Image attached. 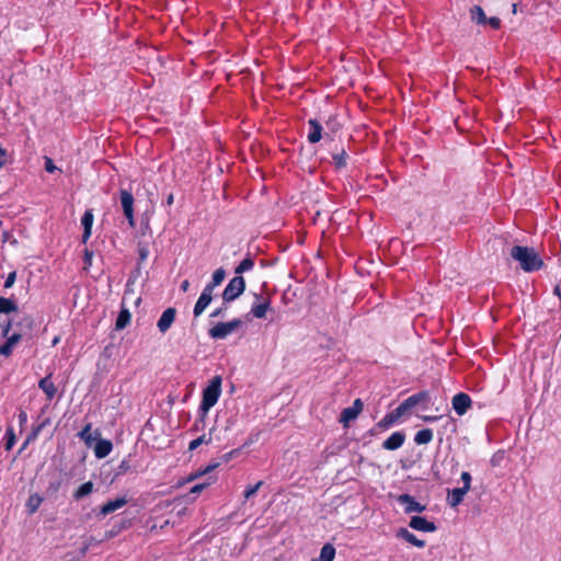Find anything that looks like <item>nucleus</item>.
Masks as SVG:
<instances>
[{
    "instance_id": "1",
    "label": "nucleus",
    "mask_w": 561,
    "mask_h": 561,
    "mask_svg": "<svg viewBox=\"0 0 561 561\" xmlns=\"http://www.w3.org/2000/svg\"><path fill=\"white\" fill-rule=\"evenodd\" d=\"M510 255L519 263L520 268L525 272L538 271L543 265V261L534 248L514 245Z\"/></svg>"
},
{
    "instance_id": "2",
    "label": "nucleus",
    "mask_w": 561,
    "mask_h": 561,
    "mask_svg": "<svg viewBox=\"0 0 561 561\" xmlns=\"http://www.w3.org/2000/svg\"><path fill=\"white\" fill-rule=\"evenodd\" d=\"M220 391L221 378L219 376H216L210 380L209 385L203 391V399L199 407L201 422H204L209 409L217 403L220 396Z\"/></svg>"
},
{
    "instance_id": "3",
    "label": "nucleus",
    "mask_w": 561,
    "mask_h": 561,
    "mask_svg": "<svg viewBox=\"0 0 561 561\" xmlns=\"http://www.w3.org/2000/svg\"><path fill=\"white\" fill-rule=\"evenodd\" d=\"M461 480L463 482V486L462 488L453 489L448 493V503H449V505L451 507L458 506L462 502L463 496L470 490V484H471V476H470V473L467 472V471H463L461 473Z\"/></svg>"
},
{
    "instance_id": "4",
    "label": "nucleus",
    "mask_w": 561,
    "mask_h": 561,
    "mask_svg": "<svg viewBox=\"0 0 561 561\" xmlns=\"http://www.w3.org/2000/svg\"><path fill=\"white\" fill-rule=\"evenodd\" d=\"M242 322L239 319H233L229 322H219L209 330V335L213 339L221 340L233 333L241 327Z\"/></svg>"
},
{
    "instance_id": "5",
    "label": "nucleus",
    "mask_w": 561,
    "mask_h": 561,
    "mask_svg": "<svg viewBox=\"0 0 561 561\" xmlns=\"http://www.w3.org/2000/svg\"><path fill=\"white\" fill-rule=\"evenodd\" d=\"M245 289V282L242 276L233 277L222 293L225 302H231L237 299Z\"/></svg>"
},
{
    "instance_id": "6",
    "label": "nucleus",
    "mask_w": 561,
    "mask_h": 561,
    "mask_svg": "<svg viewBox=\"0 0 561 561\" xmlns=\"http://www.w3.org/2000/svg\"><path fill=\"white\" fill-rule=\"evenodd\" d=\"M119 197L124 215L127 218L129 226L135 227L133 194L129 191L121 190Z\"/></svg>"
},
{
    "instance_id": "7",
    "label": "nucleus",
    "mask_w": 561,
    "mask_h": 561,
    "mask_svg": "<svg viewBox=\"0 0 561 561\" xmlns=\"http://www.w3.org/2000/svg\"><path fill=\"white\" fill-rule=\"evenodd\" d=\"M363 402L360 399H356L353 402L352 407L345 408L340 416V422L343 424L344 427L348 426V423L353 420H355L359 413L363 411Z\"/></svg>"
},
{
    "instance_id": "8",
    "label": "nucleus",
    "mask_w": 561,
    "mask_h": 561,
    "mask_svg": "<svg viewBox=\"0 0 561 561\" xmlns=\"http://www.w3.org/2000/svg\"><path fill=\"white\" fill-rule=\"evenodd\" d=\"M213 291L214 290H211V286H205L194 307L195 317H199L204 312V310L209 306L213 299Z\"/></svg>"
},
{
    "instance_id": "9",
    "label": "nucleus",
    "mask_w": 561,
    "mask_h": 561,
    "mask_svg": "<svg viewBox=\"0 0 561 561\" xmlns=\"http://www.w3.org/2000/svg\"><path fill=\"white\" fill-rule=\"evenodd\" d=\"M398 502L402 505H404V512L407 514H410V513H421L423 511H425V506L422 505L421 503L416 502L414 500V497H412L411 495L409 494H401L398 496Z\"/></svg>"
},
{
    "instance_id": "10",
    "label": "nucleus",
    "mask_w": 561,
    "mask_h": 561,
    "mask_svg": "<svg viewBox=\"0 0 561 561\" xmlns=\"http://www.w3.org/2000/svg\"><path fill=\"white\" fill-rule=\"evenodd\" d=\"M176 310L175 308H168L163 311L160 319L157 322V327L161 333H165L175 320Z\"/></svg>"
},
{
    "instance_id": "11",
    "label": "nucleus",
    "mask_w": 561,
    "mask_h": 561,
    "mask_svg": "<svg viewBox=\"0 0 561 561\" xmlns=\"http://www.w3.org/2000/svg\"><path fill=\"white\" fill-rule=\"evenodd\" d=\"M471 407V399L467 393L460 392L453 398V408L458 415H463Z\"/></svg>"
},
{
    "instance_id": "12",
    "label": "nucleus",
    "mask_w": 561,
    "mask_h": 561,
    "mask_svg": "<svg viewBox=\"0 0 561 561\" xmlns=\"http://www.w3.org/2000/svg\"><path fill=\"white\" fill-rule=\"evenodd\" d=\"M409 526L415 530L425 533H434L436 530V525L433 522H430L421 516H413L409 523Z\"/></svg>"
},
{
    "instance_id": "13",
    "label": "nucleus",
    "mask_w": 561,
    "mask_h": 561,
    "mask_svg": "<svg viewBox=\"0 0 561 561\" xmlns=\"http://www.w3.org/2000/svg\"><path fill=\"white\" fill-rule=\"evenodd\" d=\"M428 399L427 392H419L414 396L409 397L407 400H404L399 407L398 412L399 414H404L409 409L415 407L422 401H425Z\"/></svg>"
},
{
    "instance_id": "14",
    "label": "nucleus",
    "mask_w": 561,
    "mask_h": 561,
    "mask_svg": "<svg viewBox=\"0 0 561 561\" xmlns=\"http://www.w3.org/2000/svg\"><path fill=\"white\" fill-rule=\"evenodd\" d=\"M12 322V329L14 328L15 331L21 332L25 335L30 334L34 327V320L32 317L27 314H23L19 317L18 321H11Z\"/></svg>"
},
{
    "instance_id": "15",
    "label": "nucleus",
    "mask_w": 561,
    "mask_h": 561,
    "mask_svg": "<svg viewBox=\"0 0 561 561\" xmlns=\"http://www.w3.org/2000/svg\"><path fill=\"white\" fill-rule=\"evenodd\" d=\"M268 308H270V299H267L263 296H256V301L252 305L251 312L255 318L262 319L265 317Z\"/></svg>"
},
{
    "instance_id": "16",
    "label": "nucleus",
    "mask_w": 561,
    "mask_h": 561,
    "mask_svg": "<svg viewBox=\"0 0 561 561\" xmlns=\"http://www.w3.org/2000/svg\"><path fill=\"white\" fill-rule=\"evenodd\" d=\"M405 440V435L401 432L391 434L383 443L382 447L387 450H396L400 448Z\"/></svg>"
},
{
    "instance_id": "17",
    "label": "nucleus",
    "mask_w": 561,
    "mask_h": 561,
    "mask_svg": "<svg viewBox=\"0 0 561 561\" xmlns=\"http://www.w3.org/2000/svg\"><path fill=\"white\" fill-rule=\"evenodd\" d=\"M126 504H127V500L125 497H117L113 501H108L100 508V515L106 516V515L122 508Z\"/></svg>"
},
{
    "instance_id": "18",
    "label": "nucleus",
    "mask_w": 561,
    "mask_h": 561,
    "mask_svg": "<svg viewBox=\"0 0 561 561\" xmlns=\"http://www.w3.org/2000/svg\"><path fill=\"white\" fill-rule=\"evenodd\" d=\"M309 133H308V140L311 144H316L320 141L322 138V126L317 119H309Z\"/></svg>"
},
{
    "instance_id": "19",
    "label": "nucleus",
    "mask_w": 561,
    "mask_h": 561,
    "mask_svg": "<svg viewBox=\"0 0 561 561\" xmlns=\"http://www.w3.org/2000/svg\"><path fill=\"white\" fill-rule=\"evenodd\" d=\"M12 330V322L9 321L5 327L3 328V331H2V335L7 337V342L12 346V347H15V345L21 341V339L23 336H25V334L21 333V332H18V331H13L12 334H9L10 331Z\"/></svg>"
},
{
    "instance_id": "20",
    "label": "nucleus",
    "mask_w": 561,
    "mask_h": 561,
    "mask_svg": "<svg viewBox=\"0 0 561 561\" xmlns=\"http://www.w3.org/2000/svg\"><path fill=\"white\" fill-rule=\"evenodd\" d=\"M113 445L107 439H99L94 446L95 457L99 459L105 458L112 451Z\"/></svg>"
},
{
    "instance_id": "21",
    "label": "nucleus",
    "mask_w": 561,
    "mask_h": 561,
    "mask_svg": "<svg viewBox=\"0 0 561 561\" xmlns=\"http://www.w3.org/2000/svg\"><path fill=\"white\" fill-rule=\"evenodd\" d=\"M93 213L91 209H88L85 210V213L83 214L82 216V219H81V224L83 226V236H82V241L83 242H87L88 239L90 238L91 236V228H92V225H93Z\"/></svg>"
},
{
    "instance_id": "22",
    "label": "nucleus",
    "mask_w": 561,
    "mask_h": 561,
    "mask_svg": "<svg viewBox=\"0 0 561 561\" xmlns=\"http://www.w3.org/2000/svg\"><path fill=\"white\" fill-rule=\"evenodd\" d=\"M397 537L404 539L409 543L417 547L423 548L425 546V541L417 539L412 533H410L407 528H399L397 530Z\"/></svg>"
},
{
    "instance_id": "23",
    "label": "nucleus",
    "mask_w": 561,
    "mask_h": 561,
    "mask_svg": "<svg viewBox=\"0 0 561 561\" xmlns=\"http://www.w3.org/2000/svg\"><path fill=\"white\" fill-rule=\"evenodd\" d=\"M38 386L45 392L48 400H51L55 397L57 389L51 381L50 376H46L41 379Z\"/></svg>"
},
{
    "instance_id": "24",
    "label": "nucleus",
    "mask_w": 561,
    "mask_h": 561,
    "mask_svg": "<svg viewBox=\"0 0 561 561\" xmlns=\"http://www.w3.org/2000/svg\"><path fill=\"white\" fill-rule=\"evenodd\" d=\"M42 502H43V497L39 494H37V493L31 494L25 504L27 513L31 515L34 514L41 506Z\"/></svg>"
},
{
    "instance_id": "25",
    "label": "nucleus",
    "mask_w": 561,
    "mask_h": 561,
    "mask_svg": "<svg viewBox=\"0 0 561 561\" xmlns=\"http://www.w3.org/2000/svg\"><path fill=\"white\" fill-rule=\"evenodd\" d=\"M335 557V548L331 543H325L320 551L318 561H333Z\"/></svg>"
},
{
    "instance_id": "26",
    "label": "nucleus",
    "mask_w": 561,
    "mask_h": 561,
    "mask_svg": "<svg viewBox=\"0 0 561 561\" xmlns=\"http://www.w3.org/2000/svg\"><path fill=\"white\" fill-rule=\"evenodd\" d=\"M213 431H214V428H211L208 434H203L199 437L193 439L190 443V445H188V449L190 450H195L196 448H198L203 444H206V445L210 444L211 440H213V437H211V432Z\"/></svg>"
},
{
    "instance_id": "27",
    "label": "nucleus",
    "mask_w": 561,
    "mask_h": 561,
    "mask_svg": "<svg viewBox=\"0 0 561 561\" xmlns=\"http://www.w3.org/2000/svg\"><path fill=\"white\" fill-rule=\"evenodd\" d=\"M433 439V432L430 428L419 431L414 436L417 445L428 444Z\"/></svg>"
},
{
    "instance_id": "28",
    "label": "nucleus",
    "mask_w": 561,
    "mask_h": 561,
    "mask_svg": "<svg viewBox=\"0 0 561 561\" xmlns=\"http://www.w3.org/2000/svg\"><path fill=\"white\" fill-rule=\"evenodd\" d=\"M130 322V312L128 309H122L116 319L115 328L116 330H122L128 325Z\"/></svg>"
},
{
    "instance_id": "29",
    "label": "nucleus",
    "mask_w": 561,
    "mask_h": 561,
    "mask_svg": "<svg viewBox=\"0 0 561 561\" xmlns=\"http://www.w3.org/2000/svg\"><path fill=\"white\" fill-rule=\"evenodd\" d=\"M471 20L478 24H486V16L481 7L474 5L470 10Z\"/></svg>"
},
{
    "instance_id": "30",
    "label": "nucleus",
    "mask_w": 561,
    "mask_h": 561,
    "mask_svg": "<svg viewBox=\"0 0 561 561\" xmlns=\"http://www.w3.org/2000/svg\"><path fill=\"white\" fill-rule=\"evenodd\" d=\"M92 425L88 423L82 431L78 434V436L88 445L91 446V444L96 439L95 436L92 435Z\"/></svg>"
},
{
    "instance_id": "31",
    "label": "nucleus",
    "mask_w": 561,
    "mask_h": 561,
    "mask_svg": "<svg viewBox=\"0 0 561 561\" xmlns=\"http://www.w3.org/2000/svg\"><path fill=\"white\" fill-rule=\"evenodd\" d=\"M18 306L14 301L9 298L1 297L0 298V312L1 313H10L16 311Z\"/></svg>"
},
{
    "instance_id": "32",
    "label": "nucleus",
    "mask_w": 561,
    "mask_h": 561,
    "mask_svg": "<svg viewBox=\"0 0 561 561\" xmlns=\"http://www.w3.org/2000/svg\"><path fill=\"white\" fill-rule=\"evenodd\" d=\"M93 491V483L91 481L83 483L80 488L75 492L73 497L76 500H80L87 495H89Z\"/></svg>"
},
{
    "instance_id": "33",
    "label": "nucleus",
    "mask_w": 561,
    "mask_h": 561,
    "mask_svg": "<svg viewBox=\"0 0 561 561\" xmlns=\"http://www.w3.org/2000/svg\"><path fill=\"white\" fill-rule=\"evenodd\" d=\"M226 275V272L224 268H218L213 274L211 283L207 284L206 286H211V290H214L218 285L221 284Z\"/></svg>"
},
{
    "instance_id": "34",
    "label": "nucleus",
    "mask_w": 561,
    "mask_h": 561,
    "mask_svg": "<svg viewBox=\"0 0 561 561\" xmlns=\"http://www.w3.org/2000/svg\"><path fill=\"white\" fill-rule=\"evenodd\" d=\"M254 266V261L248 256L236 268V274H242L250 271Z\"/></svg>"
},
{
    "instance_id": "35",
    "label": "nucleus",
    "mask_w": 561,
    "mask_h": 561,
    "mask_svg": "<svg viewBox=\"0 0 561 561\" xmlns=\"http://www.w3.org/2000/svg\"><path fill=\"white\" fill-rule=\"evenodd\" d=\"M403 414H399L398 408L390 414H387L382 421L379 423L380 426H388L392 423H394L399 417H401Z\"/></svg>"
},
{
    "instance_id": "36",
    "label": "nucleus",
    "mask_w": 561,
    "mask_h": 561,
    "mask_svg": "<svg viewBox=\"0 0 561 561\" xmlns=\"http://www.w3.org/2000/svg\"><path fill=\"white\" fill-rule=\"evenodd\" d=\"M334 163L337 168L345 167L346 164V152L344 149L341 150V152L335 153L333 156Z\"/></svg>"
},
{
    "instance_id": "37",
    "label": "nucleus",
    "mask_w": 561,
    "mask_h": 561,
    "mask_svg": "<svg viewBox=\"0 0 561 561\" xmlns=\"http://www.w3.org/2000/svg\"><path fill=\"white\" fill-rule=\"evenodd\" d=\"M15 444V435L13 433L12 428H9L5 434V444L4 448L5 450H10Z\"/></svg>"
},
{
    "instance_id": "38",
    "label": "nucleus",
    "mask_w": 561,
    "mask_h": 561,
    "mask_svg": "<svg viewBox=\"0 0 561 561\" xmlns=\"http://www.w3.org/2000/svg\"><path fill=\"white\" fill-rule=\"evenodd\" d=\"M262 484H263V482L259 481L255 485L248 486L243 494L244 499L249 500L250 497H252L259 491V489L262 486Z\"/></svg>"
},
{
    "instance_id": "39",
    "label": "nucleus",
    "mask_w": 561,
    "mask_h": 561,
    "mask_svg": "<svg viewBox=\"0 0 561 561\" xmlns=\"http://www.w3.org/2000/svg\"><path fill=\"white\" fill-rule=\"evenodd\" d=\"M217 467H218V463L209 465L203 471H196L194 474H191L188 480L192 481V480H194V479H196V478H198V477H201V476H203V474H205L207 472H210L211 470H214Z\"/></svg>"
},
{
    "instance_id": "40",
    "label": "nucleus",
    "mask_w": 561,
    "mask_h": 561,
    "mask_svg": "<svg viewBox=\"0 0 561 561\" xmlns=\"http://www.w3.org/2000/svg\"><path fill=\"white\" fill-rule=\"evenodd\" d=\"M14 347H12L8 342L0 346V355L10 356Z\"/></svg>"
},
{
    "instance_id": "41",
    "label": "nucleus",
    "mask_w": 561,
    "mask_h": 561,
    "mask_svg": "<svg viewBox=\"0 0 561 561\" xmlns=\"http://www.w3.org/2000/svg\"><path fill=\"white\" fill-rule=\"evenodd\" d=\"M16 279V272H11L9 273L7 279H5V283H4V287L5 288H10L13 286L14 282Z\"/></svg>"
},
{
    "instance_id": "42",
    "label": "nucleus",
    "mask_w": 561,
    "mask_h": 561,
    "mask_svg": "<svg viewBox=\"0 0 561 561\" xmlns=\"http://www.w3.org/2000/svg\"><path fill=\"white\" fill-rule=\"evenodd\" d=\"M45 170L49 173H53L57 170L56 165L54 164L53 160L48 157H45Z\"/></svg>"
},
{
    "instance_id": "43",
    "label": "nucleus",
    "mask_w": 561,
    "mask_h": 561,
    "mask_svg": "<svg viewBox=\"0 0 561 561\" xmlns=\"http://www.w3.org/2000/svg\"><path fill=\"white\" fill-rule=\"evenodd\" d=\"M210 483L207 482V483H198L196 485H194L192 489H191V493L192 494H199L204 489H206Z\"/></svg>"
},
{
    "instance_id": "44",
    "label": "nucleus",
    "mask_w": 561,
    "mask_h": 561,
    "mask_svg": "<svg viewBox=\"0 0 561 561\" xmlns=\"http://www.w3.org/2000/svg\"><path fill=\"white\" fill-rule=\"evenodd\" d=\"M93 253L88 249L84 251V268L87 270L92 264Z\"/></svg>"
},
{
    "instance_id": "45",
    "label": "nucleus",
    "mask_w": 561,
    "mask_h": 561,
    "mask_svg": "<svg viewBox=\"0 0 561 561\" xmlns=\"http://www.w3.org/2000/svg\"><path fill=\"white\" fill-rule=\"evenodd\" d=\"M486 24L496 30L501 26V20L499 18H490L486 19Z\"/></svg>"
},
{
    "instance_id": "46",
    "label": "nucleus",
    "mask_w": 561,
    "mask_h": 561,
    "mask_svg": "<svg viewBox=\"0 0 561 561\" xmlns=\"http://www.w3.org/2000/svg\"><path fill=\"white\" fill-rule=\"evenodd\" d=\"M7 150L0 146V168H3L7 163Z\"/></svg>"
},
{
    "instance_id": "47",
    "label": "nucleus",
    "mask_w": 561,
    "mask_h": 561,
    "mask_svg": "<svg viewBox=\"0 0 561 561\" xmlns=\"http://www.w3.org/2000/svg\"><path fill=\"white\" fill-rule=\"evenodd\" d=\"M19 421H20V424L23 425L26 423L27 421V415L24 411L20 412L19 414Z\"/></svg>"
},
{
    "instance_id": "48",
    "label": "nucleus",
    "mask_w": 561,
    "mask_h": 561,
    "mask_svg": "<svg viewBox=\"0 0 561 561\" xmlns=\"http://www.w3.org/2000/svg\"><path fill=\"white\" fill-rule=\"evenodd\" d=\"M139 256H140V260H142V261L146 260L148 256V250L146 248H141L139 250Z\"/></svg>"
},
{
    "instance_id": "49",
    "label": "nucleus",
    "mask_w": 561,
    "mask_h": 561,
    "mask_svg": "<svg viewBox=\"0 0 561 561\" xmlns=\"http://www.w3.org/2000/svg\"><path fill=\"white\" fill-rule=\"evenodd\" d=\"M41 430H42V425H38V426L34 430L33 434L28 437L27 442H30L31 439L36 438V436L38 435V433H39V431H41Z\"/></svg>"
},
{
    "instance_id": "50",
    "label": "nucleus",
    "mask_w": 561,
    "mask_h": 561,
    "mask_svg": "<svg viewBox=\"0 0 561 561\" xmlns=\"http://www.w3.org/2000/svg\"><path fill=\"white\" fill-rule=\"evenodd\" d=\"M204 425H205V421L201 422V419H199L198 421L195 422L194 430L198 431L199 428H203Z\"/></svg>"
},
{
    "instance_id": "51",
    "label": "nucleus",
    "mask_w": 561,
    "mask_h": 561,
    "mask_svg": "<svg viewBox=\"0 0 561 561\" xmlns=\"http://www.w3.org/2000/svg\"><path fill=\"white\" fill-rule=\"evenodd\" d=\"M188 287H190V282L187 279L183 280L181 284V289L183 291H187Z\"/></svg>"
},
{
    "instance_id": "52",
    "label": "nucleus",
    "mask_w": 561,
    "mask_h": 561,
    "mask_svg": "<svg viewBox=\"0 0 561 561\" xmlns=\"http://www.w3.org/2000/svg\"><path fill=\"white\" fill-rule=\"evenodd\" d=\"M174 203V195L170 193L167 197V204L168 206H171Z\"/></svg>"
},
{
    "instance_id": "53",
    "label": "nucleus",
    "mask_w": 561,
    "mask_h": 561,
    "mask_svg": "<svg viewBox=\"0 0 561 561\" xmlns=\"http://www.w3.org/2000/svg\"><path fill=\"white\" fill-rule=\"evenodd\" d=\"M222 312V309H216L215 311L211 312L210 317L213 318H216V317H219Z\"/></svg>"
},
{
    "instance_id": "54",
    "label": "nucleus",
    "mask_w": 561,
    "mask_h": 561,
    "mask_svg": "<svg viewBox=\"0 0 561 561\" xmlns=\"http://www.w3.org/2000/svg\"><path fill=\"white\" fill-rule=\"evenodd\" d=\"M119 468H121L122 470H126V469H128V462H127L126 460L122 461V463H121Z\"/></svg>"
},
{
    "instance_id": "55",
    "label": "nucleus",
    "mask_w": 561,
    "mask_h": 561,
    "mask_svg": "<svg viewBox=\"0 0 561 561\" xmlns=\"http://www.w3.org/2000/svg\"><path fill=\"white\" fill-rule=\"evenodd\" d=\"M436 419H437L436 416H425L424 417L425 421H434Z\"/></svg>"
},
{
    "instance_id": "56",
    "label": "nucleus",
    "mask_w": 561,
    "mask_h": 561,
    "mask_svg": "<svg viewBox=\"0 0 561 561\" xmlns=\"http://www.w3.org/2000/svg\"><path fill=\"white\" fill-rule=\"evenodd\" d=\"M87 551H88V546H84V547L82 548V550H81V553H82V554H85V553H87Z\"/></svg>"
},
{
    "instance_id": "57",
    "label": "nucleus",
    "mask_w": 561,
    "mask_h": 561,
    "mask_svg": "<svg viewBox=\"0 0 561 561\" xmlns=\"http://www.w3.org/2000/svg\"><path fill=\"white\" fill-rule=\"evenodd\" d=\"M559 290H560L559 287H556V289H554L556 294L559 295Z\"/></svg>"
},
{
    "instance_id": "58",
    "label": "nucleus",
    "mask_w": 561,
    "mask_h": 561,
    "mask_svg": "<svg viewBox=\"0 0 561 561\" xmlns=\"http://www.w3.org/2000/svg\"><path fill=\"white\" fill-rule=\"evenodd\" d=\"M312 561H318V560H314V559H313Z\"/></svg>"
}]
</instances>
